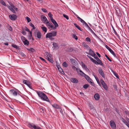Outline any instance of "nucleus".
<instances>
[{"mask_svg":"<svg viewBox=\"0 0 129 129\" xmlns=\"http://www.w3.org/2000/svg\"><path fill=\"white\" fill-rule=\"evenodd\" d=\"M36 92L39 96L41 100L50 103L49 99L47 96L42 91H36Z\"/></svg>","mask_w":129,"mask_h":129,"instance_id":"obj_1","label":"nucleus"},{"mask_svg":"<svg viewBox=\"0 0 129 129\" xmlns=\"http://www.w3.org/2000/svg\"><path fill=\"white\" fill-rule=\"evenodd\" d=\"M33 34L35 38L39 39H40L41 38L42 34L39 30H37L35 31Z\"/></svg>","mask_w":129,"mask_h":129,"instance_id":"obj_2","label":"nucleus"},{"mask_svg":"<svg viewBox=\"0 0 129 129\" xmlns=\"http://www.w3.org/2000/svg\"><path fill=\"white\" fill-rule=\"evenodd\" d=\"M46 58L51 63H53L54 61L52 58V55L49 54L48 52L46 53Z\"/></svg>","mask_w":129,"mask_h":129,"instance_id":"obj_3","label":"nucleus"},{"mask_svg":"<svg viewBox=\"0 0 129 129\" xmlns=\"http://www.w3.org/2000/svg\"><path fill=\"white\" fill-rule=\"evenodd\" d=\"M56 32L54 31L51 33H48L46 35V38H49L52 37L56 36Z\"/></svg>","mask_w":129,"mask_h":129,"instance_id":"obj_4","label":"nucleus"},{"mask_svg":"<svg viewBox=\"0 0 129 129\" xmlns=\"http://www.w3.org/2000/svg\"><path fill=\"white\" fill-rule=\"evenodd\" d=\"M84 77L86 79V80H87L91 84L93 85H94V83L93 82H92L91 81L92 80L91 79H90V78L89 77L86 75V74L84 75Z\"/></svg>","mask_w":129,"mask_h":129,"instance_id":"obj_5","label":"nucleus"},{"mask_svg":"<svg viewBox=\"0 0 129 129\" xmlns=\"http://www.w3.org/2000/svg\"><path fill=\"white\" fill-rule=\"evenodd\" d=\"M105 47L115 57H116L114 52L108 46L105 45Z\"/></svg>","mask_w":129,"mask_h":129,"instance_id":"obj_6","label":"nucleus"},{"mask_svg":"<svg viewBox=\"0 0 129 129\" xmlns=\"http://www.w3.org/2000/svg\"><path fill=\"white\" fill-rule=\"evenodd\" d=\"M10 94L14 96H17L18 93L16 90L11 89L10 90Z\"/></svg>","mask_w":129,"mask_h":129,"instance_id":"obj_7","label":"nucleus"},{"mask_svg":"<svg viewBox=\"0 0 129 129\" xmlns=\"http://www.w3.org/2000/svg\"><path fill=\"white\" fill-rule=\"evenodd\" d=\"M101 83L103 86V88L106 90H107L108 89V87L104 81L102 79H101Z\"/></svg>","mask_w":129,"mask_h":129,"instance_id":"obj_8","label":"nucleus"},{"mask_svg":"<svg viewBox=\"0 0 129 129\" xmlns=\"http://www.w3.org/2000/svg\"><path fill=\"white\" fill-rule=\"evenodd\" d=\"M94 63L96 64H100L101 66H103V63L102 62L101 60L99 58L96 61L95 60Z\"/></svg>","mask_w":129,"mask_h":129,"instance_id":"obj_9","label":"nucleus"},{"mask_svg":"<svg viewBox=\"0 0 129 129\" xmlns=\"http://www.w3.org/2000/svg\"><path fill=\"white\" fill-rule=\"evenodd\" d=\"M110 124L111 126L113 129H115L116 125L115 123L113 121L111 120L110 121Z\"/></svg>","mask_w":129,"mask_h":129,"instance_id":"obj_10","label":"nucleus"},{"mask_svg":"<svg viewBox=\"0 0 129 129\" xmlns=\"http://www.w3.org/2000/svg\"><path fill=\"white\" fill-rule=\"evenodd\" d=\"M10 18L12 20H15L17 18V16L15 14L11 15H9Z\"/></svg>","mask_w":129,"mask_h":129,"instance_id":"obj_11","label":"nucleus"},{"mask_svg":"<svg viewBox=\"0 0 129 129\" xmlns=\"http://www.w3.org/2000/svg\"><path fill=\"white\" fill-rule=\"evenodd\" d=\"M81 65L83 68L86 71L88 72L89 71V69L83 62H81Z\"/></svg>","mask_w":129,"mask_h":129,"instance_id":"obj_12","label":"nucleus"},{"mask_svg":"<svg viewBox=\"0 0 129 129\" xmlns=\"http://www.w3.org/2000/svg\"><path fill=\"white\" fill-rule=\"evenodd\" d=\"M100 74L104 78H105V76L103 71L102 69H99L98 70Z\"/></svg>","mask_w":129,"mask_h":129,"instance_id":"obj_13","label":"nucleus"},{"mask_svg":"<svg viewBox=\"0 0 129 129\" xmlns=\"http://www.w3.org/2000/svg\"><path fill=\"white\" fill-rule=\"evenodd\" d=\"M51 21L54 24L55 27L53 28L55 29L58 26V25L56 21L53 19H51Z\"/></svg>","mask_w":129,"mask_h":129,"instance_id":"obj_14","label":"nucleus"},{"mask_svg":"<svg viewBox=\"0 0 129 129\" xmlns=\"http://www.w3.org/2000/svg\"><path fill=\"white\" fill-rule=\"evenodd\" d=\"M70 61L74 65L76 66L77 63V62L76 60L74 59L71 58L70 59Z\"/></svg>","mask_w":129,"mask_h":129,"instance_id":"obj_15","label":"nucleus"},{"mask_svg":"<svg viewBox=\"0 0 129 129\" xmlns=\"http://www.w3.org/2000/svg\"><path fill=\"white\" fill-rule=\"evenodd\" d=\"M70 81L71 82L75 83H77L78 82V80L76 78H71Z\"/></svg>","mask_w":129,"mask_h":129,"instance_id":"obj_16","label":"nucleus"},{"mask_svg":"<svg viewBox=\"0 0 129 129\" xmlns=\"http://www.w3.org/2000/svg\"><path fill=\"white\" fill-rule=\"evenodd\" d=\"M52 106L54 108L58 109L60 108V106L56 104H51Z\"/></svg>","mask_w":129,"mask_h":129,"instance_id":"obj_17","label":"nucleus"},{"mask_svg":"<svg viewBox=\"0 0 129 129\" xmlns=\"http://www.w3.org/2000/svg\"><path fill=\"white\" fill-rule=\"evenodd\" d=\"M41 19L42 21L44 23L46 22V21L48 20L45 16H43L41 17Z\"/></svg>","mask_w":129,"mask_h":129,"instance_id":"obj_18","label":"nucleus"},{"mask_svg":"<svg viewBox=\"0 0 129 129\" xmlns=\"http://www.w3.org/2000/svg\"><path fill=\"white\" fill-rule=\"evenodd\" d=\"M94 97L96 100H99L100 98L99 94L98 93L95 94L94 96Z\"/></svg>","mask_w":129,"mask_h":129,"instance_id":"obj_19","label":"nucleus"},{"mask_svg":"<svg viewBox=\"0 0 129 129\" xmlns=\"http://www.w3.org/2000/svg\"><path fill=\"white\" fill-rule=\"evenodd\" d=\"M46 25L47 26H49L51 28H53V26L52 23H49L48 21L46 22Z\"/></svg>","mask_w":129,"mask_h":129,"instance_id":"obj_20","label":"nucleus"},{"mask_svg":"<svg viewBox=\"0 0 129 129\" xmlns=\"http://www.w3.org/2000/svg\"><path fill=\"white\" fill-rule=\"evenodd\" d=\"M89 54L91 56H92L93 55H95V53L94 51H92L91 49H90L89 51Z\"/></svg>","mask_w":129,"mask_h":129,"instance_id":"obj_21","label":"nucleus"},{"mask_svg":"<svg viewBox=\"0 0 129 129\" xmlns=\"http://www.w3.org/2000/svg\"><path fill=\"white\" fill-rule=\"evenodd\" d=\"M114 8L116 10V12L117 14H118L119 13L120 11L118 7L117 6H115Z\"/></svg>","mask_w":129,"mask_h":129,"instance_id":"obj_22","label":"nucleus"},{"mask_svg":"<svg viewBox=\"0 0 129 129\" xmlns=\"http://www.w3.org/2000/svg\"><path fill=\"white\" fill-rule=\"evenodd\" d=\"M56 66H57L59 71H60V72H61V71H62L63 72V73H64V72H63L62 71V70L60 66L57 64V62H56Z\"/></svg>","mask_w":129,"mask_h":129,"instance_id":"obj_23","label":"nucleus"},{"mask_svg":"<svg viewBox=\"0 0 129 129\" xmlns=\"http://www.w3.org/2000/svg\"><path fill=\"white\" fill-rule=\"evenodd\" d=\"M74 24L75 26L79 30H80L81 31H83L82 29H81L80 28V27L78 25H77V24L75 23H74Z\"/></svg>","mask_w":129,"mask_h":129,"instance_id":"obj_24","label":"nucleus"},{"mask_svg":"<svg viewBox=\"0 0 129 129\" xmlns=\"http://www.w3.org/2000/svg\"><path fill=\"white\" fill-rule=\"evenodd\" d=\"M88 29L90 31V32L96 37L99 38L98 37L96 34L92 30L90 27Z\"/></svg>","mask_w":129,"mask_h":129,"instance_id":"obj_25","label":"nucleus"},{"mask_svg":"<svg viewBox=\"0 0 129 129\" xmlns=\"http://www.w3.org/2000/svg\"><path fill=\"white\" fill-rule=\"evenodd\" d=\"M79 72H80V73H79V74L81 76H84L85 74L81 70H80V69H79Z\"/></svg>","mask_w":129,"mask_h":129,"instance_id":"obj_26","label":"nucleus"},{"mask_svg":"<svg viewBox=\"0 0 129 129\" xmlns=\"http://www.w3.org/2000/svg\"><path fill=\"white\" fill-rule=\"evenodd\" d=\"M23 42L24 43V45H28L29 44V42L27 40H25V41H23Z\"/></svg>","mask_w":129,"mask_h":129,"instance_id":"obj_27","label":"nucleus"},{"mask_svg":"<svg viewBox=\"0 0 129 129\" xmlns=\"http://www.w3.org/2000/svg\"><path fill=\"white\" fill-rule=\"evenodd\" d=\"M7 28L10 31L12 30V29L11 26L9 24H8L7 26Z\"/></svg>","mask_w":129,"mask_h":129,"instance_id":"obj_28","label":"nucleus"},{"mask_svg":"<svg viewBox=\"0 0 129 129\" xmlns=\"http://www.w3.org/2000/svg\"><path fill=\"white\" fill-rule=\"evenodd\" d=\"M73 50V49L71 47L68 48L67 49V51L68 52H72Z\"/></svg>","mask_w":129,"mask_h":129,"instance_id":"obj_29","label":"nucleus"},{"mask_svg":"<svg viewBox=\"0 0 129 129\" xmlns=\"http://www.w3.org/2000/svg\"><path fill=\"white\" fill-rule=\"evenodd\" d=\"M94 77L95 78V79L98 83V84L100 85H101V84L100 83V82L98 79V78L96 77V76H94Z\"/></svg>","mask_w":129,"mask_h":129,"instance_id":"obj_30","label":"nucleus"},{"mask_svg":"<svg viewBox=\"0 0 129 129\" xmlns=\"http://www.w3.org/2000/svg\"><path fill=\"white\" fill-rule=\"evenodd\" d=\"M0 2L3 5L5 6H6V4L3 0H0Z\"/></svg>","mask_w":129,"mask_h":129,"instance_id":"obj_31","label":"nucleus"},{"mask_svg":"<svg viewBox=\"0 0 129 129\" xmlns=\"http://www.w3.org/2000/svg\"><path fill=\"white\" fill-rule=\"evenodd\" d=\"M52 45L55 48H57L58 47V45L55 42H53Z\"/></svg>","mask_w":129,"mask_h":129,"instance_id":"obj_32","label":"nucleus"},{"mask_svg":"<svg viewBox=\"0 0 129 129\" xmlns=\"http://www.w3.org/2000/svg\"><path fill=\"white\" fill-rule=\"evenodd\" d=\"M27 49L30 51L32 52H33L35 51V50L34 49L32 48H30V49L27 48Z\"/></svg>","mask_w":129,"mask_h":129,"instance_id":"obj_33","label":"nucleus"},{"mask_svg":"<svg viewBox=\"0 0 129 129\" xmlns=\"http://www.w3.org/2000/svg\"><path fill=\"white\" fill-rule=\"evenodd\" d=\"M72 68L74 70H76L77 72L78 73L79 72V69H78V68H77L76 67H75L74 66H73L72 67Z\"/></svg>","mask_w":129,"mask_h":129,"instance_id":"obj_34","label":"nucleus"},{"mask_svg":"<svg viewBox=\"0 0 129 129\" xmlns=\"http://www.w3.org/2000/svg\"><path fill=\"white\" fill-rule=\"evenodd\" d=\"M112 72L116 77H117V78H119L118 76V75L117 74V73H116L115 72L113 71H112Z\"/></svg>","mask_w":129,"mask_h":129,"instance_id":"obj_35","label":"nucleus"},{"mask_svg":"<svg viewBox=\"0 0 129 129\" xmlns=\"http://www.w3.org/2000/svg\"><path fill=\"white\" fill-rule=\"evenodd\" d=\"M12 46L13 47L17 49H19V47L17 45H16L12 44Z\"/></svg>","mask_w":129,"mask_h":129,"instance_id":"obj_36","label":"nucleus"},{"mask_svg":"<svg viewBox=\"0 0 129 129\" xmlns=\"http://www.w3.org/2000/svg\"><path fill=\"white\" fill-rule=\"evenodd\" d=\"M42 29L43 30V31L45 32H46L47 31V28L44 26L42 27Z\"/></svg>","mask_w":129,"mask_h":129,"instance_id":"obj_37","label":"nucleus"},{"mask_svg":"<svg viewBox=\"0 0 129 129\" xmlns=\"http://www.w3.org/2000/svg\"><path fill=\"white\" fill-rule=\"evenodd\" d=\"M121 120L122 122L125 124L127 122L122 117V118Z\"/></svg>","mask_w":129,"mask_h":129,"instance_id":"obj_38","label":"nucleus"},{"mask_svg":"<svg viewBox=\"0 0 129 129\" xmlns=\"http://www.w3.org/2000/svg\"><path fill=\"white\" fill-rule=\"evenodd\" d=\"M48 15L50 17L51 19H51H53L52 15L51 14L50 12L49 13H48Z\"/></svg>","mask_w":129,"mask_h":129,"instance_id":"obj_39","label":"nucleus"},{"mask_svg":"<svg viewBox=\"0 0 129 129\" xmlns=\"http://www.w3.org/2000/svg\"><path fill=\"white\" fill-rule=\"evenodd\" d=\"M58 109H59L58 110L61 113V114L62 115H63V111L61 108V106H60L59 108H58Z\"/></svg>","mask_w":129,"mask_h":129,"instance_id":"obj_40","label":"nucleus"},{"mask_svg":"<svg viewBox=\"0 0 129 129\" xmlns=\"http://www.w3.org/2000/svg\"><path fill=\"white\" fill-rule=\"evenodd\" d=\"M89 86V85L88 84H86L83 86V88L85 89H86Z\"/></svg>","mask_w":129,"mask_h":129,"instance_id":"obj_41","label":"nucleus"},{"mask_svg":"<svg viewBox=\"0 0 129 129\" xmlns=\"http://www.w3.org/2000/svg\"><path fill=\"white\" fill-rule=\"evenodd\" d=\"M82 45H83L84 47L86 48H87L88 47V45L84 42L83 43Z\"/></svg>","mask_w":129,"mask_h":129,"instance_id":"obj_42","label":"nucleus"},{"mask_svg":"<svg viewBox=\"0 0 129 129\" xmlns=\"http://www.w3.org/2000/svg\"><path fill=\"white\" fill-rule=\"evenodd\" d=\"M73 38H74L75 40L78 39V37L75 34H73Z\"/></svg>","mask_w":129,"mask_h":129,"instance_id":"obj_43","label":"nucleus"},{"mask_svg":"<svg viewBox=\"0 0 129 129\" xmlns=\"http://www.w3.org/2000/svg\"><path fill=\"white\" fill-rule=\"evenodd\" d=\"M10 10L13 13H15V11L14 10L13 8H9Z\"/></svg>","mask_w":129,"mask_h":129,"instance_id":"obj_44","label":"nucleus"},{"mask_svg":"<svg viewBox=\"0 0 129 129\" xmlns=\"http://www.w3.org/2000/svg\"><path fill=\"white\" fill-rule=\"evenodd\" d=\"M29 82V81L26 80H24L23 81V83L26 85Z\"/></svg>","mask_w":129,"mask_h":129,"instance_id":"obj_45","label":"nucleus"},{"mask_svg":"<svg viewBox=\"0 0 129 129\" xmlns=\"http://www.w3.org/2000/svg\"><path fill=\"white\" fill-rule=\"evenodd\" d=\"M63 16L64 17L66 18L68 20L69 19V17L68 16L65 14H63Z\"/></svg>","mask_w":129,"mask_h":129,"instance_id":"obj_46","label":"nucleus"},{"mask_svg":"<svg viewBox=\"0 0 129 129\" xmlns=\"http://www.w3.org/2000/svg\"><path fill=\"white\" fill-rule=\"evenodd\" d=\"M39 110L42 113H44V108H40Z\"/></svg>","mask_w":129,"mask_h":129,"instance_id":"obj_47","label":"nucleus"},{"mask_svg":"<svg viewBox=\"0 0 129 129\" xmlns=\"http://www.w3.org/2000/svg\"><path fill=\"white\" fill-rule=\"evenodd\" d=\"M21 39L22 41H23H23H25V40L26 39H25V37L23 36H21Z\"/></svg>","mask_w":129,"mask_h":129,"instance_id":"obj_48","label":"nucleus"},{"mask_svg":"<svg viewBox=\"0 0 129 129\" xmlns=\"http://www.w3.org/2000/svg\"><path fill=\"white\" fill-rule=\"evenodd\" d=\"M89 58L90 59V60L94 63V61H95V60L93 58H92L90 56L89 57Z\"/></svg>","mask_w":129,"mask_h":129,"instance_id":"obj_49","label":"nucleus"},{"mask_svg":"<svg viewBox=\"0 0 129 129\" xmlns=\"http://www.w3.org/2000/svg\"><path fill=\"white\" fill-rule=\"evenodd\" d=\"M63 66L67 67L68 66V65L66 62H63Z\"/></svg>","mask_w":129,"mask_h":129,"instance_id":"obj_50","label":"nucleus"},{"mask_svg":"<svg viewBox=\"0 0 129 129\" xmlns=\"http://www.w3.org/2000/svg\"><path fill=\"white\" fill-rule=\"evenodd\" d=\"M26 85L30 88H31V86L30 85V82H28V83L26 84Z\"/></svg>","mask_w":129,"mask_h":129,"instance_id":"obj_51","label":"nucleus"},{"mask_svg":"<svg viewBox=\"0 0 129 129\" xmlns=\"http://www.w3.org/2000/svg\"><path fill=\"white\" fill-rule=\"evenodd\" d=\"M105 56L109 61H112L109 58V57L106 54H105Z\"/></svg>","mask_w":129,"mask_h":129,"instance_id":"obj_52","label":"nucleus"},{"mask_svg":"<svg viewBox=\"0 0 129 129\" xmlns=\"http://www.w3.org/2000/svg\"><path fill=\"white\" fill-rule=\"evenodd\" d=\"M21 33L23 35H25L26 34V33L23 30H22Z\"/></svg>","mask_w":129,"mask_h":129,"instance_id":"obj_53","label":"nucleus"},{"mask_svg":"<svg viewBox=\"0 0 129 129\" xmlns=\"http://www.w3.org/2000/svg\"><path fill=\"white\" fill-rule=\"evenodd\" d=\"M41 10L43 11V12L45 13H46L47 12V11L46 9L45 8H42Z\"/></svg>","mask_w":129,"mask_h":129,"instance_id":"obj_54","label":"nucleus"},{"mask_svg":"<svg viewBox=\"0 0 129 129\" xmlns=\"http://www.w3.org/2000/svg\"><path fill=\"white\" fill-rule=\"evenodd\" d=\"M83 24L85 25L87 27L88 29L90 28V27L85 22Z\"/></svg>","mask_w":129,"mask_h":129,"instance_id":"obj_55","label":"nucleus"},{"mask_svg":"<svg viewBox=\"0 0 129 129\" xmlns=\"http://www.w3.org/2000/svg\"><path fill=\"white\" fill-rule=\"evenodd\" d=\"M26 18L27 19V22H29L31 21V20L28 17H26Z\"/></svg>","mask_w":129,"mask_h":129,"instance_id":"obj_56","label":"nucleus"},{"mask_svg":"<svg viewBox=\"0 0 129 129\" xmlns=\"http://www.w3.org/2000/svg\"><path fill=\"white\" fill-rule=\"evenodd\" d=\"M92 56L96 60L98 59L99 58H98V57L96 54L95 55H93Z\"/></svg>","mask_w":129,"mask_h":129,"instance_id":"obj_57","label":"nucleus"},{"mask_svg":"<svg viewBox=\"0 0 129 129\" xmlns=\"http://www.w3.org/2000/svg\"><path fill=\"white\" fill-rule=\"evenodd\" d=\"M85 40L86 41L88 42H90V39L89 37H87L86 38V39Z\"/></svg>","mask_w":129,"mask_h":129,"instance_id":"obj_58","label":"nucleus"},{"mask_svg":"<svg viewBox=\"0 0 129 129\" xmlns=\"http://www.w3.org/2000/svg\"><path fill=\"white\" fill-rule=\"evenodd\" d=\"M12 7L13 8V9H14L16 11H17L18 10V8H16L13 5H12Z\"/></svg>","mask_w":129,"mask_h":129,"instance_id":"obj_59","label":"nucleus"},{"mask_svg":"<svg viewBox=\"0 0 129 129\" xmlns=\"http://www.w3.org/2000/svg\"><path fill=\"white\" fill-rule=\"evenodd\" d=\"M113 31H114V33L116 35L118 36V35L117 34V33L116 32V31L114 29L113 27Z\"/></svg>","mask_w":129,"mask_h":129,"instance_id":"obj_60","label":"nucleus"},{"mask_svg":"<svg viewBox=\"0 0 129 129\" xmlns=\"http://www.w3.org/2000/svg\"><path fill=\"white\" fill-rule=\"evenodd\" d=\"M25 30L26 31H29V30L25 26Z\"/></svg>","mask_w":129,"mask_h":129,"instance_id":"obj_61","label":"nucleus"},{"mask_svg":"<svg viewBox=\"0 0 129 129\" xmlns=\"http://www.w3.org/2000/svg\"><path fill=\"white\" fill-rule=\"evenodd\" d=\"M39 58H40V59H41L44 62H46V60L44 59L41 57H40Z\"/></svg>","mask_w":129,"mask_h":129,"instance_id":"obj_62","label":"nucleus"},{"mask_svg":"<svg viewBox=\"0 0 129 129\" xmlns=\"http://www.w3.org/2000/svg\"><path fill=\"white\" fill-rule=\"evenodd\" d=\"M83 24L85 22L81 18L79 20Z\"/></svg>","mask_w":129,"mask_h":129,"instance_id":"obj_63","label":"nucleus"},{"mask_svg":"<svg viewBox=\"0 0 129 129\" xmlns=\"http://www.w3.org/2000/svg\"><path fill=\"white\" fill-rule=\"evenodd\" d=\"M40 3H43V1L42 0H37Z\"/></svg>","mask_w":129,"mask_h":129,"instance_id":"obj_64","label":"nucleus"}]
</instances>
